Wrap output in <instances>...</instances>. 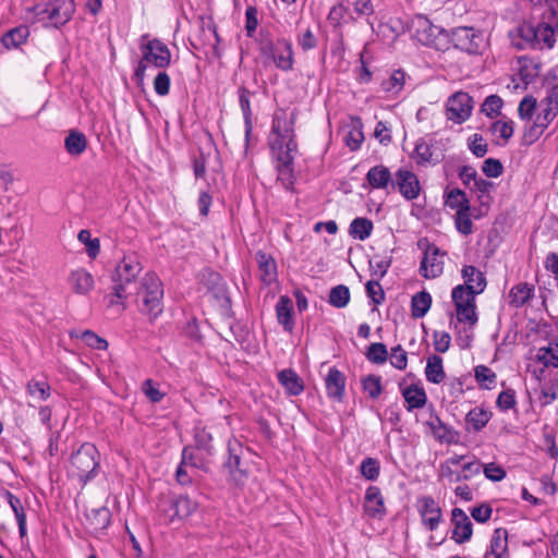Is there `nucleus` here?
I'll return each mask as SVG.
<instances>
[{
	"label": "nucleus",
	"instance_id": "052dcab7",
	"mask_svg": "<svg viewBox=\"0 0 558 558\" xmlns=\"http://www.w3.org/2000/svg\"><path fill=\"white\" fill-rule=\"evenodd\" d=\"M502 104V99L498 95H490L483 102L482 112L487 117L493 118L500 112Z\"/></svg>",
	"mask_w": 558,
	"mask_h": 558
},
{
	"label": "nucleus",
	"instance_id": "f257e3e1",
	"mask_svg": "<svg viewBox=\"0 0 558 558\" xmlns=\"http://www.w3.org/2000/svg\"><path fill=\"white\" fill-rule=\"evenodd\" d=\"M142 265L135 255H125L116 266L111 276L112 292L106 295L108 306L122 305L129 296L136 295L140 312L156 319L163 311V289L159 278L151 272L146 274L141 281L137 276Z\"/></svg>",
	"mask_w": 558,
	"mask_h": 558
},
{
	"label": "nucleus",
	"instance_id": "603ef678",
	"mask_svg": "<svg viewBox=\"0 0 558 558\" xmlns=\"http://www.w3.org/2000/svg\"><path fill=\"white\" fill-rule=\"evenodd\" d=\"M75 337L81 338L85 344L92 349L106 350L108 348L107 340L99 337L92 330L82 331L80 335H75Z\"/></svg>",
	"mask_w": 558,
	"mask_h": 558
},
{
	"label": "nucleus",
	"instance_id": "c85d7f7f",
	"mask_svg": "<svg viewBox=\"0 0 558 558\" xmlns=\"http://www.w3.org/2000/svg\"><path fill=\"white\" fill-rule=\"evenodd\" d=\"M374 225L368 218L357 217L350 223L349 234L356 240L364 241L372 234Z\"/></svg>",
	"mask_w": 558,
	"mask_h": 558
},
{
	"label": "nucleus",
	"instance_id": "c03bdc74",
	"mask_svg": "<svg viewBox=\"0 0 558 558\" xmlns=\"http://www.w3.org/2000/svg\"><path fill=\"white\" fill-rule=\"evenodd\" d=\"M174 498V514H178V519L187 518L197 508V504L185 495H180Z\"/></svg>",
	"mask_w": 558,
	"mask_h": 558
},
{
	"label": "nucleus",
	"instance_id": "de8ad7c7",
	"mask_svg": "<svg viewBox=\"0 0 558 558\" xmlns=\"http://www.w3.org/2000/svg\"><path fill=\"white\" fill-rule=\"evenodd\" d=\"M180 463L190 468L191 470L205 469L204 459L197 454L195 450L190 446L183 448Z\"/></svg>",
	"mask_w": 558,
	"mask_h": 558
},
{
	"label": "nucleus",
	"instance_id": "39448f33",
	"mask_svg": "<svg viewBox=\"0 0 558 558\" xmlns=\"http://www.w3.org/2000/svg\"><path fill=\"white\" fill-rule=\"evenodd\" d=\"M34 11L39 22L60 28L72 19L75 3L73 0H50L44 5H36Z\"/></svg>",
	"mask_w": 558,
	"mask_h": 558
},
{
	"label": "nucleus",
	"instance_id": "a18cd8bd",
	"mask_svg": "<svg viewBox=\"0 0 558 558\" xmlns=\"http://www.w3.org/2000/svg\"><path fill=\"white\" fill-rule=\"evenodd\" d=\"M350 301V290L344 284H338L331 288L329 292V303L337 307L343 308L348 305Z\"/></svg>",
	"mask_w": 558,
	"mask_h": 558
},
{
	"label": "nucleus",
	"instance_id": "0eeeda50",
	"mask_svg": "<svg viewBox=\"0 0 558 558\" xmlns=\"http://www.w3.org/2000/svg\"><path fill=\"white\" fill-rule=\"evenodd\" d=\"M411 158L418 166H435L445 158V145L441 141L434 137H423L417 140Z\"/></svg>",
	"mask_w": 558,
	"mask_h": 558
},
{
	"label": "nucleus",
	"instance_id": "0e129e2a",
	"mask_svg": "<svg viewBox=\"0 0 558 558\" xmlns=\"http://www.w3.org/2000/svg\"><path fill=\"white\" fill-rule=\"evenodd\" d=\"M496 403L501 411L513 409L517 404L515 391L510 388L501 391L497 398Z\"/></svg>",
	"mask_w": 558,
	"mask_h": 558
},
{
	"label": "nucleus",
	"instance_id": "20e7f679",
	"mask_svg": "<svg viewBox=\"0 0 558 558\" xmlns=\"http://www.w3.org/2000/svg\"><path fill=\"white\" fill-rule=\"evenodd\" d=\"M98 450L95 445L84 442L71 456V472L74 476L86 484L88 481L96 476L99 466Z\"/></svg>",
	"mask_w": 558,
	"mask_h": 558
},
{
	"label": "nucleus",
	"instance_id": "2eb2a0df",
	"mask_svg": "<svg viewBox=\"0 0 558 558\" xmlns=\"http://www.w3.org/2000/svg\"><path fill=\"white\" fill-rule=\"evenodd\" d=\"M366 181L372 189H396L395 178L392 177L390 170L383 165L372 167L366 173Z\"/></svg>",
	"mask_w": 558,
	"mask_h": 558
},
{
	"label": "nucleus",
	"instance_id": "72a5a7b5",
	"mask_svg": "<svg viewBox=\"0 0 558 558\" xmlns=\"http://www.w3.org/2000/svg\"><path fill=\"white\" fill-rule=\"evenodd\" d=\"M534 287L526 282L514 286L509 293L511 305L515 307L523 306L533 295Z\"/></svg>",
	"mask_w": 558,
	"mask_h": 558
},
{
	"label": "nucleus",
	"instance_id": "69168bd1",
	"mask_svg": "<svg viewBox=\"0 0 558 558\" xmlns=\"http://www.w3.org/2000/svg\"><path fill=\"white\" fill-rule=\"evenodd\" d=\"M482 466L485 477L492 482H500L507 475L506 470L497 463L492 462Z\"/></svg>",
	"mask_w": 558,
	"mask_h": 558
},
{
	"label": "nucleus",
	"instance_id": "7ed1b4c3",
	"mask_svg": "<svg viewBox=\"0 0 558 558\" xmlns=\"http://www.w3.org/2000/svg\"><path fill=\"white\" fill-rule=\"evenodd\" d=\"M415 38L424 46L446 51L449 49V32L434 25L425 15L417 14L412 20Z\"/></svg>",
	"mask_w": 558,
	"mask_h": 558
},
{
	"label": "nucleus",
	"instance_id": "58836bf2",
	"mask_svg": "<svg viewBox=\"0 0 558 558\" xmlns=\"http://www.w3.org/2000/svg\"><path fill=\"white\" fill-rule=\"evenodd\" d=\"M517 31L520 37V41H517L514 45L518 49L522 50L527 47L535 48V41H537V33L535 32L534 26L523 24L519 26Z\"/></svg>",
	"mask_w": 558,
	"mask_h": 558
},
{
	"label": "nucleus",
	"instance_id": "6e6d98bb",
	"mask_svg": "<svg viewBox=\"0 0 558 558\" xmlns=\"http://www.w3.org/2000/svg\"><path fill=\"white\" fill-rule=\"evenodd\" d=\"M468 146L472 154L477 158L484 157L488 151V145L484 142L483 136L477 133L469 137Z\"/></svg>",
	"mask_w": 558,
	"mask_h": 558
},
{
	"label": "nucleus",
	"instance_id": "a878e982",
	"mask_svg": "<svg viewBox=\"0 0 558 558\" xmlns=\"http://www.w3.org/2000/svg\"><path fill=\"white\" fill-rule=\"evenodd\" d=\"M402 396L407 402V410L423 408L426 404L427 397L425 390L416 385H411L402 390Z\"/></svg>",
	"mask_w": 558,
	"mask_h": 558
},
{
	"label": "nucleus",
	"instance_id": "8fccbe9b",
	"mask_svg": "<svg viewBox=\"0 0 558 558\" xmlns=\"http://www.w3.org/2000/svg\"><path fill=\"white\" fill-rule=\"evenodd\" d=\"M363 477L368 481H376L380 474V463L375 458H365L360 465Z\"/></svg>",
	"mask_w": 558,
	"mask_h": 558
},
{
	"label": "nucleus",
	"instance_id": "7c9ffc66",
	"mask_svg": "<svg viewBox=\"0 0 558 558\" xmlns=\"http://www.w3.org/2000/svg\"><path fill=\"white\" fill-rule=\"evenodd\" d=\"M5 497L8 504L10 505L12 511L14 512L19 526L20 536L24 537L26 535V514L22 501L19 497H16L10 492H7Z\"/></svg>",
	"mask_w": 558,
	"mask_h": 558
},
{
	"label": "nucleus",
	"instance_id": "774afa93",
	"mask_svg": "<svg viewBox=\"0 0 558 558\" xmlns=\"http://www.w3.org/2000/svg\"><path fill=\"white\" fill-rule=\"evenodd\" d=\"M405 73L402 70L395 71L390 78L384 82L383 87L386 92H399L403 87Z\"/></svg>",
	"mask_w": 558,
	"mask_h": 558
},
{
	"label": "nucleus",
	"instance_id": "5fc2aeb1",
	"mask_svg": "<svg viewBox=\"0 0 558 558\" xmlns=\"http://www.w3.org/2000/svg\"><path fill=\"white\" fill-rule=\"evenodd\" d=\"M27 391L38 400H47L50 396V386L46 381L31 380L27 384Z\"/></svg>",
	"mask_w": 558,
	"mask_h": 558
},
{
	"label": "nucleus",
	"instance_id": "e433bc0d",
	"mask_svg": "<svg viewBox=\"0 0 558 558\" xmlns=\"http://www.w3.org/2000/svg\"><path fill=\"white\" fill-rule=\"evenodd\" d=\"M556 31L557 29H554L550 26L539 23L535 27V32L537 33V41H535V48H538V49L553 48L556 43V38H555Z\"/></svg>",
	"mask_w": 558,
	"mask_h": 558
},
{
	"label": "nucleus",
	"instance_id": "9d476101",
	"mask_svg": "<svg viewBox=\"0 0 558 558\" xmlns=\"http://www.w3.org/2000/svg\"><path fill=\"white\" fill-rule=\"evenodd\" d=\"M473 99L468 93L459 92L452 95L447 102V119L461 124L471 116Z\"/></svg>",
	"mask_w": 558,
	"mask_h": 558
},
{
	"label": "nucleus",
	"instance_id": "393cba45",
	"mask_svg": "<svg viewBox=\"0 0 558 558\" xmlns=\"http://www.w3.org/2000/svg\"><path fill=\"white\" fill-rule=\"evenodd\" d=\"M508 550V531L504 527H498L494 531L489 551H487L484 558H488V555H493L495 558H502Z\"/></svg>",
	"mask_w": 558,
	"mask_h": 558
},
{
	"label": "nucleus",
	"instance_id": "473e14b6",
	"mask_svg": "<svg viewBox=\"0 0 558 558\" xmlns=\"http://www.w3.org/2000/svg\"><path fill=\"white\" fill-rule=\"evenodd\" d=\"M490 418V413L483 409H473L465 416L468 430L480 432L486 426Z\"/></svg>",
	"mask_w": 558,
	"mask_h": 558
},
{
	"label": "nucleus",
	"instance_id": "bb28decb",
	"mask_svg": "<svg viewBox=\"0 0 558 558\" xmlns=\"http://www.w3.org/2000/svg\"><path fill=\"white\" fill-rule=\"evenodd\" d=\"M64 147L69 155L80 156L87 147V138L82 132L72 130L64 140Z\"/></svg>",
	"mask_w": 558,
	"mask_h": 558
},
{
	"label": "nucleus",
	"instance_id": "79ce46f5",
	"mask_svg": "<svg viewBox=\"0 0 558 558\" xmlns=\"http://www.w3.org/2000/svg\"><path fill=\"white\" fill-rule=\"evenodd\" d=\"M536 357L546 367H558V343H549L548 347L539 348Z\"/></svg>",
	"mask_w": 558,
	"mask_h": 558
},
{
	"label": "nucleus",
	"instance_id": "1a4fd4ad",
	"mask_svg": "<svg viewBox=\"0 0 558 558\" xmlns=\"http://www.w3.org/2000/svg\"><path fill=\"white\" fill-rule=\"evenodd\" d=\"M482 41V35L473 27H457L449 33V46L452 44L454 48L470 54L480 53Z\"/></svg>",
	"mask_w": 558,
	"mask_h": 558
},
{
	"label": "nucleus",
	"instance_id": "f8f14e48",
	"mask_svg": "<svg viewBox=\"0 0 558 558\" xmlns=\"http://www.w3.org/2000/svg\"><path fill=\"white\" fill-rule=\"evenodd\" d=\"M396 189L407 201H413L418 197L421 192L420 181L417 175L407 169H399L395 173Z\"/></svg>",
	"mask_w": 558,
	"mask_h": 558
},
{
	"label": "nucleus",
	"instance_id": "f3484780",
	"mask_svg": "<svg viewBox=\"0 0 558 558\" xmlns=\"http://www.w3.org/2000/svg\"><path fill=\"white\" fill-rule=\"evenodd\" d=\"M269 145L272 155L277 160L276 166L293 165L294 157L292 153L298 148V143L295 140H270Z\"/></svg>",
	"mask_w": 558,
	"mask_h": 558
},
{
	"label": "nucleus",
	"instance_id": "680f3d73",
	"mask_svg": "<svg viewBox=\"0 0 558 558\" xmlns=\"http://www.w3.org/2000/svg\"><path fill=\"white\" fill-rule=\"evenodd\" d=\"M482 171L488 178H498L504 172V166L499 159L487 158L483 162Z\"/></svg>",
	"mask_w": 558,
	"mask_h": 558
},
{
	"label": "nucleus",
	"instance_id": "13d9d810",
	"mask_svg": "<svg viewBox=\"0 0 558 558\" xmlns=\"http://www.w3.org/2000/svg\"><path fill=\"white\" fill-rule=\"evenodd\" d=\"M392 257H379L374 256L373 259L369 260L371 269L373 270L374 275L377 276L379 279L384 278L391 265Z\"/></svg>",
	"mask_w": 558,
	"mask_h": 558
},
{
	"label": "nucleus",
	"instance_id": "a211bd4d",
	"mask_svg": "<svg viewBox=\"0 0 558 558\" xmlns=\"http://www.w3.org/2000/svg\"><path fill=\"white\" fill-rule=\"evenodd\" d=\"M325 386L327 396L338 402H341L344 397L345 376L336 367L329 368L325 378Z\"/></svg>",
	"mask_w": 558,
	"mask_h": 558
},
{
	"label": "nucleus",
	"instance_id": "cd10ccee",
	"mask_svg": "<svg viewBox=\"0 0 558 558\" xmlns=\"http://www.w3.org/2000/svg\"><path fill=\"white\" fill-rule=\"evenodd\" d=\"M432 305L430 294L423 290L415 293L411 299V315L413 318H422L429 311Z\"/></svg>",
	"mask_w": 558,
	"mask_h": 558
},
{
	"label": "nucleus",
	"instance_id": "c9c22d12",
	"mask_svg": "<svg viewBox=\"0 0 558 558\" xmlns=\"http://www.w3.org/2000/svg\"><path fill=\"white\" fill-rule=\"evenodd\" d=\"M251 92L246 87L239 88V104L241 110L243 112L244 124H245V135L248 136L252 132V110L250 104Z\"/></svg>",
	"mask_w": 558,
	"mask_h": 558
},
{
	"label": "nucleus",
	"instance_id": "ea45409f",
	"mask_svg": "<svg viewBox=\"0 0 558 558\" xmlns=\"http://www.w3.org/2000/svg\"><path fill=\"white\" fill-rule=\"evenodd\" d=\"M361 386L363 391L373 400L377 399L383 392L381 377L369 374L362 378Z\"/></svg>",
	"mask_w": 558,
	"mask_h": 558
},
{
	"label": "nucleus",
	"instance_id": "b1692460",
	"mask_svg": "<svg viewBox=\"0 0 558 558\" xmlns=\"http://www.w3.org/2000/svg\"><path fill=\"white\" fill-rule=\"evenodd\" d=\"M278 381L291 396H299L304 390L300 376L292 369H283L278 373Z\"/></svg>",
	"mask_w": 558,
	"mask_h": 558
},
{
	"label": "nucleus",
	"instance_id": "2f4dec72",
	"mask_svg": "<svg viewBox=\"0 0 558 558\" xmlns=\"http://www.w3.org/2000/svg\"><path fill=\"white\" fill-rule=\"evenodd\" d=\"M445 204L457 213L470 211L471 205L466 194L460 189H452L446 194Z\"/></svg>",
	"mask_w": 558,
	"mask_h": 558
},
{
	"label": "nucleus",
	"instance_id": "f704fd0d",
	"mask_svg": "<svg viewBox=\"0 0 558 558\" xmlns=\"http://www.w3.org/2000/svg\"><path fill=\"white\" fill-rule=\"evenodd\" d=\"M469 301L464 305L460 303L456 305L457 317L460 323H469L471 326H474L477 323L475 298L470 295Z\"/></svg>",
	"mask_w": 558,
	"mask_h": 558
},
{
	"label": "nucleus",
	"instance_id": "4c0bfd02",
	"mask_svg": "<svg viewBox=\"0 0 558 558\" xmlns=\"http://www.w3.org/2000/svg\"><path fill=\"white\" fill-rule=\"evenodd\" d=\"M429 427L433 430L434 436L447 444H451L456 440V433L449 428L438 416L428 422Z\"/></svg>",
	"mask_w": 558,
	"mask_h": 558
},
{
	"label": "nucleus",
	"instance_id": "4be33fe9",
	"mask_svg": "<svg viewBox=\"0 0 558 558\" xmlns=\"http://www.w3.org/2000/svg\"><path fill=\"white\" fill-rule=\"evenodd\" d=\"M69 283L73 292L86 294L94 287V278L87 270L80 268L71 272Z\"/></svg>",
	"mask_w": 558,
	"mask_h": 558
},
{
	"label": "nucleus",
	"instance_id": "4d7b16f0",
	"mask_svg": "<svg viewBox=\"0 0 558 558\" xmlns=\"http://www.w3.org/2000/svg\"><path fill=\"white\" fill-rule=\"evenodd\" d=\"M490 131L493 134H498L505 142H508L513 135V122L497 120L492 123Z\"/></svg>",
	"mask_w": 558,
	"mask_h": 558
},
{
	"label": "nucleus",
	"instance_id": "423d86ee",
	"mask_svg": "<svg viewBox=\"0 0 558 558\" xmlns=\"http://www.w3.org/2000/svg\"><path fill=\"white\" fill-rule=\"evenodd\" d=\"M259 50L263 57L270 59L281 71L288 72L293 69L294 58L290 40L265 38L259 44Z\"/></svg>",
	"mask_w": 558,
	"mask_h": 558
},
{
	"label": "nucleus",
	"instance_id": "09e8293b",
	"mask_svg": "<svg viewBox=\"0 0 558 558\" xmlns=\"http://www.w3.org/2000/svg\"><path fill=\"white\" fill-rule=\"evenodd\" d=\"M365 355L374 364H384L388 359V350L384 343L375 342L367 348Z\"/></svg>",
	"mask_w": 558,
	"mask_h": 558
},
{
	"label": "nucleus",
	"instance_id": "37998d69",
	"mask_svg": "<svg viewBox=\"0 0 558 558\" xmlns=\"http://www.w3.org/2000/svg\"><path fill=\"white\" fill-rule=\"evenodd\" d=\"M27 36L28 29L26 27H15L2 36V44L9 49L16 48L25 41Z\"/></svg>",
	"mask_w": 558,
	"mask_h": 558
},
{
	"label": "nucleus",
	"instance_id": "9b49d317",
	"mask_svg": "<svg viewBox=\"0 0 558 558\" xmlns=\"http://www.w3.org/2000/svg\"><path fill=\"white\" fill-rule=\"evenodd\" d=\"M296 111L288 113L286 109H278L274 113L271 123V140L290 141L295 140L294 124Z\"/></svg>",
	"mask_w": 558,
	"mask_h": 558
},
{
	"label": "nucleus",
	"instance_id": "a19ab883",
	"mask_svg": "<svg viewBox=\"0 0 558 558\" xmlns=\"http://www.w3.org/2000/svg\"><path fill=\"white\" fill-rule=\"evenodd\" d=\"M541 23L558 29V0H545Z\"/></svg>",
	"mask_w": 558,
	"mask_h": 558
},
{
	"label": "nucleus",
	"instance_id": "5701e85b",
	"mask_svg": "<svg viewBox=\"0 0 558 558\" xmlns=\"http://www.w3.org/2000/svg\"><path fill=\"white\" fill-rule=\"evenodd\" d=\"M292 312H293L292 300L287 295L280 296L279 301L276 304V315H277L278 323L283 326L286 331H289V332H291L294 327Z\"/></svg>",
	"mask_w": 558,
	"mask_h": 558
},
{
	"label": "nucleus",
	"instance_id": "6ab92c4d",
	"mask_svg": "<svg viewBox=\"0 0 558 558\" xmlns=\"http://www.w3.org/2000/svg\"><path fill=\"white\" fill-rule=\"evenodd\" d=\"M364 510L372 518L386 514L384 497L377 486H369L364 497Z\"/></svg>",
	"mask_w": 558,
	"mask_h": 558
},
{
	"label": "nucleus",
	"instance_id": "3c124183",
	"mask_svg": "<svg viewBox=\"0 0 558 558\" xmlns=\"http://www.w3.org/2000/svg\"><path fill=\"white\" fill-rule=\"evenodd\" d=\"M77 239L80 242H82L83 244L86 245L87 255L90 258H96L100 252L99 239H97V238L92 239L90 231L85 230V229H83L78 232Z\"/></svg>",
	"mask_w": 558,
	"mask_h": 558
},
{
	"label": "nucleus",
	"instance_id": "4468645a",
	"mask_svg": "<svg viewBox=\"0 0 558 558\" xmlns=\"http://www.w3.org/2000/svg\"><path fill=\"white\" fill-rule=\"evenodd\" d=\"M440 254L435 244H427L420 265V274L426 279L439 277L444 270V263L437 259Z\"/></svg>",
	"mask_w": 558,
	"mask_h": 558
},
{
	"label": "nucleus",
	"instance_id": "f03ea898",
	"mask_svg": "<svg viewBox=\"0 0 558 558\" xmlns=\"http://www.w3.org/2000/svg\"><path fill=\"white\" fill-rule=\"evenodd\" d=\"M140 50L142 57L134 72L137 84H143L145 72L149 65L166 69L171 63V52L168 46L158 38H149L148 34L141 36Z\"/></svg>",
	"mask_w": 558,
	"mask_h": 558
},
{
	"label": "nucleus",
	"instance_id": "338daca9",
	"mask_svg": "<svg viewBox=\"0 0 558 558\" xmlns=\"http://www.w3.org/2000/svg\"><path fill=\"white\" fill-rule=\"evenodd\" d=\"M536 108V99L532 96L524 97L518 108L519 117L522 120H531Z\"/></svg>",
	"mask_w": 558,
	"mask_h": 558
},
{
	"label": "nucleus",
	"instance_id": "ddd939ff",
	"mask_svg": "<svg viewBox=\"0 0 558 558\" xmlns=\"http://www.w3.org/2000/svg\"><path fill=\"white\" fill-rule=\"evenodd\" d=\"M451 522L453 524L451 538L457 544L469 542L473 534V524L466 513L460 508H453Z\"/></svg>",
	"mask_w": 558,
	"mask_h": 558
},
{
	"label": "nucleus",
	"instance_id": "6e6552de",
	"mask_svg": "<svg viewBox=\"0 0 558 558\" xmlns=\"http://www.w3.org/2000/svg\"><path fill=\"white\" fill-rule=\"evenodd\" d=\"M244 452L245 449L240 441L229 440L228 459L223 463V470L236 485H242L247 477V470L242 460Z\"/></svg>",
	"mask_w": 558,
	"mask_h": 558
},
{
	"label": "nucleus",
	"instance_id": "bf43d9fd",
	"mask_svg": "<svg viewBox=\"0 0 558 558\" xmlns=\"http://www.w3.org/2000/svg\"><path fill=\"white\" fill-rule=\"evenodd\" d=\"M278 181L286 190H291L294 184L293 165L276 166Z\"/></svg>",
	"mask_w": 558,
	"mask_h": 558
},
{
	"label": "nucleus",
	"instance_id": "864d4df0",
	"mask_svg": "<svg viewBox=\"0 0 558 558\" xmlns=\"http://www.w3.org/2000/svg\"><path fill=\"white\" fill-rule=\"evenodd\" d=\"M194 439L196 449L203 450L207 454H213V436L208 430H206V428H197L195 430Z\"/></svg>",
	"mask_w": 558,
	"mask_h": 558
},
{
	"label": "nucleus",
	"instance_id": "e2e57ef3",
	"mask_svg": "<svg viewBox=\"0 0 558 558\" xmlns=\"http://www.w3.org/2000/svg\"><path fill=\"white\" fill-rule=\"evenodd\" d=\"M454 222L456 228L460 233L464 235H469L472 233L473 222L470 217V211L456 213Z\"/></svg>",
	"mask_w": 558,
	"mask_h": 558
},
{
	"label": "nucleus",
	"instance_id": "412c9836",
	"mask_svg": "<svg viewBox=\"0 0 558 558\" xmlns=\"http://www.w3.org/2000/svg\"><path fill=\"white\" fill-rule=\"evenodd\" d=\"M255 259L260 271V280L266 284H270L277 278V264L271 255L263 251H257Z\"/></svg>",
	"mask_w": 558,
	"mask_h": 558
},
{
	"label": "nucleus",
	"instance_id": "aec40b11",
	"mask_svg": "<svg viewBox=\"0 0 558 558\" xmlns=\"http://www.w3.org/2000/svg\"><path fill=\"white\" fill-rule=\"evenodd\" d=\"M464 279V288L473 291L474 294L482 293L486 288V278L482 271L472 265H466L461 270Z\"/></svg>",
	"mask_w": 558,
	"mask_h": 558
},
{
	"label": "nucleus",
	"instance_id": "49530a36",
	"mask_svg": "<svg viewBox=\"0 0 558 558\" xmlns=\"http://www.w3.org/2000/svg\"><path fill=\"white\" fill-rule=\"evenodd\" d=\"M88 519L94 529L104 530L110 524L111 512L107 507H99L92 509Z\"/></svg>",
	"mask_w": 558,
	"mask_h": 558
},
{
	"label": "nucleus",
	"instance_id": "dca6fc26",
	"mask_svg": "<svg viewBox=\"0 0 558 558\" xmlns=\"http://www.w3.org/2000/svg\"><path fill=\"white\" fill-rule=\"evenodd\" d=\"M420 505V513L424 524L429 531L436 530L441 521V509L430 496L421 498Z\"/></svg>",
	"mask_w": 558,
	"mask_h": 558
},
{
	"label": "nucleus",
	"instance_id": "c756f323",
	"mask_svg": "<svg viewBox=\"0 0 558 558\" xmlns=\"http://www.w3.org/2000/svg\"><path fill=\"white\" fill-rule=\"evenodd\" d=\"M425 376L433 384H440L445 379L442 359L439 355L434 354L427 359Z\"/></svg>",
	"mask_w": 558,
	"mask_h": 558
}]
</instances>
